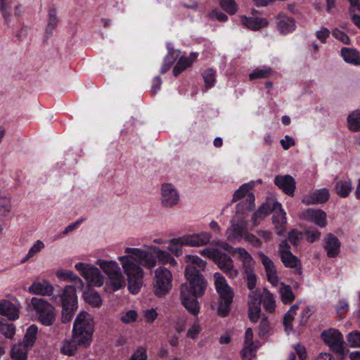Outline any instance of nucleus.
I'll use <instances>...</instances> for the list:
<instances>
[{
    "label": "nucleus",
    "mask_w": 360,
    "mask_h": 360,
    "mask_svg": "<svg viewBox=\"0 0 360 360\" xmlns=\"http://www.w3.org/2000/svg\"><path fill=\"white\" fill-rule=\"evenodd\" d=\"M247 274V285L248 288L252 292L256 287L257 279L255 274L252 273V267H250V270L245 271Z\"/></svg>",
    "instance_id": "052dcab7"
},
{
    "label": "nucleus",
    "mask_w": 360,
    "mask_h": 360,
    "mask_svg": "<svg viewBox=\"0 0 360 360\" xmlns=\"http://www.w3.org/2000/svg\"><path fill=\"white\" fill-rule=\"evenodd\" d=\"M275 184L288 195L292 196L295 193L296 187V182L295 179L289 175H277L274 179Z\"/></svg>",
    "instance_id": "4468645a"
},
{
    "label": "nucleus",
    "mask_w": 360,
    "mask_h": 360,
    "mask_svg": "<svg viewBox=\"0 0 360 360\" xmlns=\"http://www.w3.org/2000/svg\"><path fill=\"white\" fill-rule=\"evenodd\" d=\"M259 335L260 336L265 335L269 330V323L266 318H262L259 326Z\"/></svg>",
    "instance_id": "774afa93"
},
{
    "label": "nucleus",
    "mask_w": 360,
    "mask_h": 360,
    "mask_svg": "<svg viewBox=\"0 0 360 360\" xmlns=\"http://www.w3.org/2000/svg\"><path fill=\"white\" fill-rule=\"evenodd\" d=\"M221 7L229 15H233L237 11L235 0H219Z\"/></svg>",
    "instance_id": "603ef678"
},
{
    "label": "nucleus",
    "mask_w": 360,
    "mask_h": 360,
    "mask_svg": "<svg viewBox=\"0 0 360 360\" xmlns=\"http://www.w3.org/2000/svg\"><path fill=\"white\" fill-rule=\"evenodd\" d=\"M255 195L253 193H250L245 200H243L237 204L236 212L238 214H245L246 212H251L255 209Z\"/></svg>",
    "instance_id": "c756f323"
},
{
    "label": "nucleus",
    "mask_w": 360,
    "mask_h": 360,
    "mask_svg": "<svg viewBox=\"0 0 360 360\" xmlns=\"http://www.w3.org/2000/svg\"><path fill=\"white\" fill-rule=\"evenodd\" d=\"M321 336L331 350L340 356L344 355L343 336L338 330L330 328L323 330Z\"/></svg>",
    "instance_id": "6e6552de"
},
{
    "label": "nucleus",
    "mask_w": 360,
    "mask_h": 360,
    "mask_svg": "<svg viewBox=\"0 0 360 360\" xmlns=\"http://www.w3.org/2000/svg\"><path fill=\"white\" fill-rule=\"evenodd\" d=\"M150 248L153 250L154 253L156 254V257L158 259L159 262L162 264H169L171 266H175L176 261L170 256V255L162 250L157 246H150Z\"/></svg>",
    "instance_id": "2f4dec72"
},
{
    "label": "nucleus",
    "mask_w": 360,
    "mask_h": 360,
    "mask_svg": "<svg viewBox=\"0 0 360 360\" xmlns=\"http://www.w3.org/2000/svg\"><path fill=\"white\" fill-rule=\"evenodd\" d=\"M179 195L175 187L168 183L163 184L161 188V203L165 207H172L177 205Z\"/></svg>",
    "instance_id": "9b49d317"
},
{
    "label": "nucleus",
    "mask_w": 360,
    "mask_h": 360,
    "mask_svg": "<svg viewBox=\"0 0 360 360\" xmlns=\"http://www.w3.org/2000/svg\"><path fill=\"white\" fill-rule=\"evenodd\" d=\"M185 276L188 283H183L180 287V299L181 304L188 312L196 316L200 311L198 297H202L207 288V282L199 270L193 265H187Z\"/></svg>",
    "instance_id": "f03ea898"
},
{
    "label": "nucleus",
    "mask_w": 360,
    "mask_h": 360,
    "mask_svg": "<svg viewBox=\"0 0 360 360\" xmlns=\"http://www.w3.org/2000/svg\"><path fill=\"white\" fill-rule=\"evenodd\" d=\"M57 276L64 281H73L77 288L82 289L84 286L83 281L72 271H58Z\"/></svg>",
    "instance_id": "7c9ffc66"
},
{
    "label": "nucleus",
    "mask_w": 360,
    "mask_h": 360,
    "mask_svg": "<svg viewBox=\"0 0 360 360\" xmlns=\"http://www.w3.org/2000/svg\"><path fill=\"white\" fill-rule=\"evenodd\" d=\"M263 305L268 312H273L275 309L276 302L274 297L269 291H266L263 297Z\"/></svg>",
    "instance_id": "09e8293b"
},
{
    "label": "nucleus",
    "mask_w": 360,
    "mask_h": 360,
    "mask_svg": "<svg viewBox=\"0 0 360 360\" xmlns=\"http://www.w3.org/2000/svg\"><path fill=\"white\" fill-rule=\"evenodd\" d=\"M108 284L113 291H117L125 285V279L121 271L108 276Z\"/></svg>",
    "instance_id": "c85d7f7f"
},
{
    "label": "nucleus",
    "mask_w": 360,
    "mask_h": 360,
    "mask_svg": "<svg viewBox=\"0 0 360 360\" xmlns=\"http://www.w3.org/2000/svg\"><path fill=\"white\" fill-rule=\"evenodd\" d=\"M259 257L264 265L268 281L273 285H276L278 283L277 271L272 260L263 252L259 253Z\"/></svg>",
    "instance_id": "dca6fc26"
},
{
    "label": "nucleus",
    "mask_w": 360,
    "mask_h": 360,
    "mask_svg": "<svg viewBox=\"0 0 360 360\" xmlns=\"http://www.w3.org/2000/svg\"><path fill=\"white\" fill-rule=\"evenodd\" d=\"M213 261L229 278L234 279L238 276V271L236 269L233 259L227 254L219 250Z\"/></svg>",
    "instance_id": "1a4fd4ad"
},
{
    "label": "nucleus",
    "mask_w": 360,
    "mask_h": 360,
    "mask_svg": "<svg viewBox=\"0 0 360 360\" xmlns=\"http://www.w3.org/2000/svg\"><path fill=\"white\" fill-rule=\"evenodd\" d=\"M94 330V321L92 316L86 312L79 313L74 321L72 334L75 341L83 344V347L90 345Z\"/></svg>",
    "instance_id": "7ed1b4c3"
},
{
    "label": "nucleus",
    "mask_w": 360,
    "mask_h": 360,
    "mask_svg": "<svg viewBox=\"0 0 360 360\" xmlns=\"http://www.w3.org/2000/svg\"><path fill=\"white\" fill-rule=\"evenodd\" d=\"M214 279L216 290L219 296V300L217 302V314L221 316H226L229 312L230 305L233 302L234 293L221 274L219 272L214 273Z\"/></svg>",
    "instance_id": "20e7f679"
},
{
    "label": "nucleus",
    "mask_w": 360,
    "mask_h": 360,
    "mask_svg": "<svg viewBox=\"0 0 360 360\" xmlns=\"http://www.w3.org/2000/svg\"><path fill=\"white\" fill-rule=\"evenodd\" d=\"M302 239V233L296 230H292L288 233V240L293 246H297Z\"/></svg>",
    "instance_id": "bf43d9fd"
},
{
    "label": "nucleus",
    "mask_w": 360,
    "mask_h": 360,
    "mask_svg": "<svg viewBox=\"0 0 360 360\" xmlns=\"http://www.w3.org/2000/svg\"><path fill=\"white\" fill-rule=\"evenodd\" d=\"M352 190V181L351 180L347 181H339L335 185L336 193L342 198L347 197Z\"/></svg>",
    "instance_id": "79ce46f5"
},
{
    "label": "nucleus",
    "mask_w": 360,
    "mask_h": 360,
    "mask_svg": "<svg viewBox=\"0 0 360 360\" xmlns=\"http://www.w3.org/2000/svg\"><path fill=\"white\" fill-rule=\"evenodd\" d=\"M137 313L134 310H129L123 314L121 317V321L125 323H129L136 320Z\"/></svg>",
    "instance_id": "680f3d73"
},
{
    "label": "nucleus",
    "mask_w": 360,
    "mask_h": 360,
    "mask_svg": "<svg viewBox=\"0 0 360 360\" xmlns=\"http://www.w3.org/2000/svg\"><path fill=\"white\" fill-rule=\"evenodd\" d=\"M37 332L38 328L35 325L28 327L24 337L23 343L29 347H32L35 342Z\"/></svg>",
    "instance_id": "37998d69"
},
{
    "label": "nucleus",
    "mask_w": 360,
    "mask_h": 360,
    "mask_svg": "<svg viewBox=\"0 0 360 360\" xmlns=\"http://www.w3.org/2000/svg\"><path fill=\"white\" fill-rule=\"evenodd\" d=\"M331 33L334 38L341 41L342 44L347 45L350 44L351 41L349 36L343 31L339 30L338 28H335L332 30Z\"/></svg>",
    "instance_id": "5fc2aeb1"
},
{
    "label": "nucleus",
    "mask_w": 360,
    "mask_h": 360,
    "mask_svg": "<svg viewBox=\"0 0 360 360\" xmlns=\"http://www.w3.org/2000/svg\"><path fill=\"white\" fill-rule=\"evenodd\" d=\"M78 346L83 347V344L75 341L74 335L72 334V340H66L63 342L60 351L65 355L72 356L74 355L75 352L77 350Z\"/></svg>",
    "instance_id": "f704fd0d"
},
{
    "label": "nucleus",
    "mask_w": 360,
    "mask_h": 360,
    "mask_svg": "<svg viewBox=\"0 0 360 360\" xmlns=\"http://www.w3.org/2000/svg\"><path fill=\"white\" fill-rule=\"evenodd\" d=\"M243 238L245 240L255 247H259L262 245L261 240L252 233H250L247 231Z\"/></svg>",
    "instance_id": "e2e57ef3"
},
{
    "label": "nucleus",
    "mask_w": 360,
    "mask_h": 360,
    "mask_svg": "<svg viewBox=\"0 0 360 360\" xmlns=\"http://www.w3.org/2000/svg\"><path fill=\"white\" fill-rule=\"evenodd\" d=\"M155 274L154 293L158 297L164 296L172 288V273L167 268L161 266L155 270Z\"/></svg>",
    "instance_id": "0eeeda50"
},
{
    "label": "nucleus",
    "mask_w": 360,
    "mask_h": 360,
    "mask_svg": "<svg viewBox=\"0 0 360 360\" xmlns=\"http://www.w3.org/2000/svg\"><path fill=\"white\" fill-rule=\"evenodd\" d=\"M298 304H295L292 305L290 309L287 311L283 317V325L285 328V330L292 328V322L294 319V317L296 314L297 310L298 309Z\"/></svg>",
    "instance_id": "a18cd8bd"
},
{
    "label": "nucleus",
    "mask_w": 360,
    "mask_h": 360,
    "mask_svg": "<svg viewBox=\"0 0 360 360\" xmlns=\"http://www.w3.org/2000/svg\"><path fill=\"white\" fill-rule=\"evenodd\" d=\"M86 302L94 307H100L102 305L101 295L94 290H89L84 294Z\"/></svg>",
    "instance_id": "a19ab883"
},
{
    "label": "nucleus",
    "mask_w": 360,
    "mask_h": 360,
    "mask_svg": "<svg viewBox=\"0 0 360 360\" xmlns=\"http://www.w3.org/2000/svg\"><path fill=\"white\" fill-rule=\"evenodd\" d=\"M0 332L7 338H12L15 335V330L13 324H2L0 322Z\"/></svg>",
    "instance_id": "4d7b16f0"
},
{
    "label": "nucleus",
    "mask_w": 360,
    "mask_h": 360,
    "mask_svg": "<svg viewBox=\"0 0 360 360\" xmlns=\"http://www.w3.org/2000/svg\"><path fill=\"white\" fill-rule=\"evenodd\" d=\"M257 347L255 345H245L240 353L244 360H250L252 357L255 356Z\"/></svg>",
    "instance_id": "6e6d98bb"
},
{
    "label": "nucleus",
    "mask_w": 360,
    "mask_h": 360,
    "mask_svg": "<svg viewBox=\"0 0 360 360\" xmlns=\"http://www.w3.org/2000/svg\"><path fill=\"white\" fill-rule=\"evenodd\" d=\"M186 262H189L188 265H193L196 267V269L203 270L206 266V262L196 255H188L186 257Z\"/></svg>",
    "instance_id": "3c124183"
},
{
    "label": "nucleus",
    "mask_w": 360,
    "mask_h": 360,
    "mask_svg": "<svg viewBox=\"0 0 360 360\" xmlns=\"http://www.w3.org/2000/svg\"><path fill=\"white\" fill-rule=\"evenodd\" d=\"M347 341L350 347L360 348V331L353 330L347 335Z\"/></svg>",
    "instance_id": "8fccbe9b"
},
{
    "label": "nucleus",
    "mask_w": 360,
    "mask_h": 360,
    "mask_svg": "<svg viewBox=\"0 0 360 360\" xmlns=\"http://www.w3.org/2000/svg\"><path fill=\"white\" fill-rule=\"evenodd\" d=\"M197 54L191 53L189 58L181 57L177 61L174 67L173 73L175 77H177L182 71L186 70L191 63L195 59Z\"/></svg>",
    "instance_id": "cd10ccee"
},
{
    "label": "nucleus",
    "mask_w": 360,
    "mask_h": 360,
    "mask_svg": "<svg viewBox=\"0 0 360 360\" xmlns=\"http://www.w3.org/2000/svg\"><path fill=\"white\" fill-rule=\"evenodd\" d=\"M0 314L11 320H15L19 317L18 308L8 300L0 301Z\"/></svg>",
    "instance_id": "5701e85b"
},
{
    "label": "nucleus",
    "mask_w": 360,
    "mask_h": 360,
    "mask_svg": "<svg viewBox=\"0 0 360 360\" xmlns=\"http://www.w3.org/2000/svg\"><path fill=\"white\" fill-rule=\"evenodd\" d=\"M11 210V200L10 198L2 196L0 198V217H6Z\"/></svg>",
    "instance_id": "de8ad7c7"
},
{
    "label": "nucleus",
    "mask_w": 360,
    "mask_h": 360,
    "mask_svg": "<svg viewBox=\"0 0 360 360\" xmlns=\"http://www.w3.org/2000/svg\"><path fill=\"white\" fill-rule=\"evenodd\" d=\"M271 213H273L272 222L277 230L276 233L281 236L285 229L287 222L286 213L282 208L281 204L276 201H275Z\"/></svg>",
    "instance_id": "f8f14e48"
},
{
    "label": "nucleus",
    "mask_w": 360,
    "mask_h": 360,
    "mask_svg": "<svg viewBox=\"0 0 360 360\" xmlns=\"http://www.w3.org/2000/svg\"><path fill=\"white\" fill-rule=\"evenodd\" d=\"M330 197V192L328 189L323 188L321 189H316L308 195H304L302 202L305 205H315L322 204L326 202Z\"/></svg>",
    "instance_id": "ddd939ff"
},
{
    "label": "nucleus",
    "mask_w": 360,
    "mask_h": 360,
    "mask_svg": "<svg viewBox=\"0 0 360 360\" xmlns=\"http://www.w3.org/2000/svg\"><path fill=\"white\" fill-rule=\"evenodd\" d=\"M62 304L61 320L64 323L70 322L77 308V297L76 288L73 285H67L60 295Z\"/></svg>",
    "instance_id": "39448f33"
},
{
    "label": "nucleus",
    "mask_w": 360,
    "mask_h": 360,
    "mask_svg": "<svg viewBox=\"0 0 360 360\" xmlns=\"http://www.w3.org/2000/svg\"><path fill=\"white\" fill-rule=\"evenodd\" d=\"M202 77L207 88H210L214 85L216 80L215 72L212 69L209 68L205 70Z\"/></svg>",
    "instance_id": "864d4df0"
},
{
    "label": "nucleus",
    "mask_w": 360,
    "mask_h": 360,
    "mask_svg": "<svg viewBox=\"0 0 360 360\" xmlns=\"http://www.w3.org/2000/svg\"><path fill=\"white\" fill-rule=\"evenodd\" d=\"M29 347L24 343L14 345L11 349V357L14 360H27Z\"/></svg>",
    "instance_id": "473e14b6"
},
{
    "label": "nucleus",
    "mask_w": 360,
    "mask_h": 360,
    "mask_svg": "<svg viewBox=\"0 0 360 360\" xmlns=\"http://www.w3.org/2000/svg\"><path fill=\"white\" fill-rule=\"evenodd\" d=\"M240 22L245 27L252 30H259L268 23L266 18H248L246 16H242L240 18Z\"/></svg>",
    "instance_id": "bb28decb"
},
{
    "label": "nucleus",
    "mask_w": 360,
    "mask_h": 360,
    "mask_svg": "<svg viewBox=\"0 0 360 360\" xmlns=\"http://www.w3.org/2000/svg\"><path fill=\"white\" fill-rule=\"evenodd\" d=\"M271 72V68H267L262 70H256L250 74L249 77L250 79L266 78L270 75Z\"/></svg>",
    "instance_id": "13d9d810"
},
{
    "label": "nucleus",
    "mask_w": 360,
    "mask_h": 360,
    "mask_svg": "<svg viewBox=\"0 0 360 360\" xmlns=\"http://www.w3.org/2000/svg\"><path fill=\"white\" fill-rule=\"evenodd\" d=\"M83 277L91 287H100L104 283L103 276L101 271L95 266H91L88 271L83 273Z\"/></svg>",
    "instance_id": "4be33fe9"
},
{
    "label": "nucleus",
    "mask_w": 360,
    "mask_h": 360,
    "mask_svg": "<svg viewBox=\"0 0 360 360\" xmlns=\"http://www.w3.org/2000/svg\"><path fill=\"white\" fill-rule=\"evenodd\" d=\"M275 201L273 199L267 200L258 210L254 212L251 221L254 226H257L269 213L272 212Z\"/></svg>",
    "instance_id": "a211bd4d"
},
{
    "label": "nucleus",
    "mask_w": 360,
    "mask_h": 360,
    "mask_svg": "<svg viewBox=\"0 0 360 360\" xmlns=\"http://www.w3.org/2000/svg\"><path fill=\"white\" fill-rule=\"evenodd\" d=\"M238 255L239 257L243 260V264L245 269V271L250 270V267H252L254 261L250 254L243 248H236L233 251Z\"/></svg>",
    "instance_id": "c9c22d12"
},
{
    "label": "nucleus",
    "mask_w": 360,
    "mask_h": 360,
    "mask_svg": "<svg viewBox=\"0 0 360 360\" xmlns=\"http://www.w3.org/2000/svg\"><path fill=\"white\" fill-rule=\"evenodd\" d=\"M255 186L254 182L243 184L238 190L234 192L232 201L236 202L243 198H248V194L252 193L250 191Z\"/></svg>",
    "instance_id": "4c0bfd02"
},
{
    "label": "nucleus",
    "mask_w": 360,
    "mask_h": 360,
    "mask_svg": "<svg viewBox=\"0 0 360 360\" xmlns=\"http://www.w3.org/2000/svg\"><path fill=\"white\" fill-rule=\"evenodd\" d=\"M277 27L281 33L285 34L295 30L296 25L292 18L279 15L278 16Z\"/></svg>",
    "instance_id": "a878e982"
},
{
    "label": "nucleus",
    "mask_w": 360,
    "mask_h": 360,
    "mask_svg": "<svg viewBox=\"0 0 360 360\" xmlns=\"http://www.w3.org/2000/svg\"><path fill=\"white\" fill-rule=\"evenodd\" d=\"M281 300L285 304L290 303L295 300V295L290 285L282 284L280 288Z\"/></svg>",
    "instance_id": "c03bdc74"
},
{
    "label": "nucleus",
    "mask_w": 360,
    "mask_h": 360,
    "mask_svg": "<svg viewBox=\"0 0 360 360\" xmlns=\"http://www.w3.org/2000/svg\"><path fill=\"white\" fill-rule=\"evenodd\" d=\"M302 217L321 228L326 225V214L321 210L307 209L302 213Z\"/></svg>",
    "instance_id": "aec40b11"
},
{
    "label": "nucleus",
    "mask_w": 360,
    "mask_h": 360,
    "mask_svg": "<svg viewBox=\"0 0 360 360\" xmlns=\"http://www.w3.org/2000/svg\"><path fill=\"white\" fill-rule=\"evenodd\" d=\"M211 235L207 232H202L198 234H191L182 236L181 241L186 245L189 246H202L210 242Z\"/></svg>",
    "instance_id": "6ab92c4d"
},
{
    "label": "nucleus",
    "mask_w": 360,
    "mask_h": 360,
    "mask_svg": "<svg viewBox=\"0 0 360 360\" xmlns=\"http://www.w3.org/2000/svg\"><path fill=\"white\" fill-rule=\"evenodd\" d=\"M28 291L34 295H50L53 291L51 284L44 281L43 283L35 281L28 288Z\"/></svg>",
    "instance_id": "b1692460"
},
{
    "label": "nucleus",
    "mask_w": 360,
    "mask_h": 360,
    "mask_svg": "<svg viewBox=\"0 0 360 360\" xmlns=\"http://www.w3.org/2000/svg\"><path fill=\"white\" fill-rule=\"evenodd\" d=\"M281 258L286 267L294 268L297 266L298 259L290 251V246L287 240H283L279 245Z\"/></svg>",
    "instance_id": "f3484780"
},
{
    "label": "nucleus",
    "mask_w": 360,
    "mask_h": 360,
    "mask_svg": "<svg viewBox=\"0 0 360 360\" xmlns=\"http://www.w3.org/2000/svg\"><path fill=\"white\" fill-rule=\"evenodd\" d=\"M147 359L146 349L140 347L131 355L130 360H147Z\"/></svg>",
    "instance_id": "0e129e2a"
},
{
    "label": "nucleus",
    "mask_w": 360,
    "mask_h": 360,
    "mask_svg": "<svg viewBox=\"0 0 360 360\" xmlns=\"http://www.w3.org/2000/svg\"><path fill=\"white\" fill-rule=\"evenodd\" d=\"M58 19L57 17L56 9L51 8L49 10V20L45 30V37H49L52 34L53 30L57 27Z\"/></svg>",
    "instance_id": "e433bc0d"
},
{
    "label": "nucleus",
    "mask_w": 360,
    "mask_h": 360,
    "mask_svg": "<svg viewBox=\"0 0 360 360\" xmlns=\"http://www.w3.org/2000/svg\"><path fill=\"white\" fill-rule=\"evenodd\" d=\"M261 297L253 291L248 296V316L250 320L255 323L258 321L261 312Z\"/></svg>",
    "instance_id": "2eb2a0df"
},
{
    "label": "nucleus",
    "mask_w": 360,
    "mask_h": 360,
    "mask_svg": "<svg viewBox=\"0 0 360 360\" xmlns=\"http://www.w3.org/2000/svg\"><path fill=\"white\" fill-rule=\"evenodd\" d=\"M347 125L350 131H360V110H355L348 115Z\"/></svg>",
    "instance_id": "58836bf2"
},
{
    "label": "nucleus",
    "mask_w": 360,
    "mask_h": 360,
    "mask_svg": "<svg viewBox=\"0 0 360 360\" xmlns=\"http://www.w3.org/2000/svg\"><path fill=\"white\" fill-rule=\"evenodd\" d=\"M13 0H0V12L4 19V22L8 25L11 19Z\"/></svg>",
    "instance_id": "ea45409f"
},
{
    "label": "nucleus",
    "mask_w": 360,
    "mask_h": 360,
    "mask_svg": "<svg viewBox=\"0 0 360 360\" xmlns=\"http://www.w3.org/2000/svg\"><path fill=\"white\" fill-rule=\"evenodd\" d=\"M324 249L328 257H336L340 252V241L335 236L329 233L325 238Z\"/></svg>",
    "instance_id": "412c9836"
},
{
    "label": "nucleus",
    "mask_w": 360,
    "mask_h": 360,
    "mask_svg": "<svg viewBox=\"0 0 360 360\" xmlns=\"http://www.w3.org/2000/svg\"><path fill=\"white\" fill-rule=\"evenodd\" d=\"M182 237L178 238H172L170 240V245L168 246V250L176 256H179L182 253V245H186L181 241Z\"/></svg>",
    "instance_id": "49530a36"
},
{
    "label": "nucleus",
    "mask_w": 360,
    "mask_h": 360,
    "mask_svg": "<svg viewBox=\"0 0 360 360\" xmlns=\"http://www.w3.org/2000/svg\"><path fill=\"white\" fill-rule=\"evenodd\" d=\"M44 248V243L38 240L32 247H31L28 251L29 256L34 257L35 255H37L38 252H39L43 248Z\"/></svg>",
    "instance_id": "69168bd1"
},
{
    "label": "nucleus",
    "mask_w": 360,
    "mask_h": 360,
    "mask_svg": "<svg viewBox=\"0 0 360 360\" xmlns=\"http://www.w3.org/2000/svg\"><path fill=\"white\" fill-rule=\"evenodd\" d=\"M30 304L43 325L51 326L53 323L55 314L51 304L44 299L38 297H32Z\"/></svg>",
    "instance_id": "423d86ee"
},
{
    "label": "nucleus",
    "mask_w": 360,
    "mask_h": 360,
    "mask_svg": "<svg viewBox=\"0 0 360 360\" xmlns=\"http://www.w3.org/2000/svg\"><path fill=\"white\" fill-rule=\"evenodd\" d=\"M341 56L347 63L356 66L360 65V53L352 48L343 47L340 51Z\"/></svg>",
    "instance_id": "393cba45"
},
{
    "label": "nucleus",
    "mask_w": 360,
    "mask_h": 360,
    "mask_svg": "<svg viewBox=\"0 0 360 360\" xmlns=\"http://www.w3.org/2000/svg\"><path fill=\"white\" fill-rule=\"evenodd\" d=\"M97 264L99 265L108 276L121 271L119 264L114 261L99 259L97 262Z\"/></svg>",
    "instance_id": "72a5a7b5"
},
{
    "label": "nucleus",
    "mask_w": 360,
    "mask_h": 360,
    "mask_svg": "<svg viewBox=\"0 0 360 360\" xmlns=\"http://www.w3.org/2000/svg\"><path fill=\"white\" fill-rule=\"evenodd\" d=\"M127 255L119 257L128 280V288L132 294H137L143 285V271L140 265L148 269L156 264V257L150 252L139 248H126Z\"/></svg>",
    "instance_id": "f257e3e1"
},
{
    "label": "nucleus",
    "mask_w": 360,
    "mask_h": 360,
    "mask_svg": "<svg viewBox=\"0 0 360 360\" xmlns=\"http://www.w3.org/2000/svg\"><path fill=\"white\" fill-rule=\"evenodd\" d=\"M330 34V32L328 28L323 27L316 32V36L321 43H326V39L329 37Z\"/></svg>",
    "instance_id": "338daca9"
},
{
    "label": "nucleus",
    "mask_w": 360,
    "mask_h": 360,
    "mask_svg": "<svg viewBox=\"0 0 360 360\" xmlns=\"http://www.w3.org/2000/svg\"><path fill=\"white\" fill-rule=\"evenodd\" d=\"M247 221L241 217L233 219L231 226L226 230L229 240H241L247 233Z\"/></svg>",
    "instance_id": "9d476101"
}]
</instances>
